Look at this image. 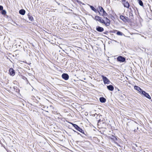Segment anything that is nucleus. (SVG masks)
I'll return each mask as SVG.
<instances>
[{
    "label": "nucleus",
    "instance_id": "36",
    "mask_svg": "<svg viewBox=\"0 0 152 152\" xmlns=\"http://www.w3.org/2000/svg\"><path fill=\"white\" fill-rule=\"evenodd\" d=\"M111 18L113 20V19H115L114 17L112 15H111Z\"/></svg>",
    "mask_w": 152,
    "mask_h": 152
},
{
    "label": "nucleus",
    "instance_id": "34",
    "mask_svg": "<svg viewBox=\"0 0 152 152\" xmlns=\"http://www.w3.org/2000/svg\"><path fill=\"white\" fill-rule=\"evenodd\" d=\"M131 123H133L134 124V126H135V125H137V124L135 123V122H134V121H132ZM137 125H138V124H137Z\"/></svg>",
    "mask_w": 152,
    "mask_h": 152
},
{
    "label": "nucleus",
    "instance_id": "7",
    "mask_svg": "<svg viewBox=\"0 0 152 152\" xmlns=\"http://www.w3.org/2000/svg\"><path fill=\"white\" fill-rule=\"evenodd\" d=\"M93 18L94 20L102 24L104 19H102V17L98 15H96L94 18Z\"/></svg>",
    "mask_w": 152,
    "mask_h": 152
},
{
    "label": "nucleus",
    "instance_id": "33",
    "mask_svg": "<svg viewBox=\"0 0 152 152\" xmlns=\"http://www.w3.org/2000/svg\"><path fill=\"white\" fill-rule=\"evenodd\" d=\"M3 9V7L2 6L0 5V11H1Z\"/></svg>",
    "mask_w": 152,
    "mask_h": 152
},
{
    "label": "nucleus",
    "instance_id": "29",
    "mask_svg": "<svg viewBox=\"0 0 152 152\" xmlns=\"http://www.w3.org/2000/svg\"><path fill=\"white\" fill-rule=\"evenodd\" d=\"M4 16L7 19L10 18V17H9L8 15H6H6H4Z\"/></svg>",
    "mask_w": 152,
    "mask_h": 152
},
{
    "label": "nucleus",
    "instance_id": "20",
    "mask_svg": "<svg viewBox=\"0 0 152 152\" xmlns=\"http://www.w3.org/2000/svg\"><path fill=\"white\" fill-rule=\"evenodd\" d=\"M27 16L30 21H34V20L33 17L29 13L27 14Z\"/></svg>",
    "mask_w": 152,
    "mask_h": 152
},
{
    "label": "nucleus",
    "instance_id": "1",
    "mask_svg": "<svg viewBox=\"0 0 152 152\" xmlns=\"http://www.w3.org/2000/svg\"><path fill=\"white\" fill-rule=\"evenodd\" d=\"M140 94L142 97H144L148 99H151V96L149 95L148 93H147L143 90H142L140 93Z\"/></svg>",
    "mask_w": 152,
    "mask_h": 152
},
{
    "label": "nucleus",
    "instance_id": "6",
    "mask_svg": "<svg viewBox=\"0 0 152 152\" xmlns=\"http://www.w3.org/2000/svg\"><path fill=\"white\" fill-rule=\"evenodd\" d=\"M120 18L124 22H130L129 20L128 19V18L127 17L121 15L120 16Z\"/></svg>",
    "mask_w": 152,
    "mask_h": 152
},
{
    "label": "nucleus",
    "instance_id": "52",
    "mask_svg": "<svg viewBox=\"0 0 152 152\" xmlns=\"http://www.w3.org/2000/svg\"><path fill=\"white\" fill-rule=\"evenodd\" d=\"M150 100H151V102H152V99H151Z\"/></svg>",
    "mask_w": 152,
    "mask_h": 152
},
{
    "label": "nucleus",
    "instance_id": "5",
    "mask_svg": "<svg viewBox=\"0 0 152 152\" xmlns=\"http://www.w3.org/2000/svg\"><path fill=\"white\" fill-rule=\"evenodd\" d=\"M98 7L99 8V11L101 12H102L103 13L102 14V16H103L104 17V16H107L108 17V15L107 14V13H106V11L104 10V9H103L102 7L99 6Z\"/></svg>",
    "mask_w": 152,
    "mask_h": 152
},
{
    "label": "nucleus",
    "instance_id": "21",
    "mask_svg": "<svg viewBox=\"0 0 152 152\" xmlns=\"http://www.w3.org/2000/svg\"><path fill=\"white\" fill-rule=\"evenodd\" d=\"M88 5L89 6L90 8H91V10H92L94 11V12H97V10L96 9H95L94 6H92V5H91L89 4H88Z\"/></svg>",
    "mask_w": 152,
    "mask_h": 152
},
{
    "label": "nucleus",
    "instance_id": "42",
    "mask_svg": "<svg viewBox=\"0 0 152 152\" xmlns=\"http://www.w3.org/2000/svg\"><path fill=\"white\" fill-rule=\"evenodd\" d=\"M101 121V119H99L98 121V123H99Z\"/></svg>",
    "mask_w": 152,
    "mask_h": 152
},
{
    "label": "nucleus",
    "instance_id": "10",
    "mask_svg": "<svg viewBox=\"0 0 152 152\" xmlns=\"http://www.w3.org/2000/svg\"><path fill=\"white\" fill-rule=\"evenodd\" d=\"M129 17L128 19L129 20V22H131L132 21V20H133L134 18L133 11L132 10L129 12Z\"/></svg>",
    "mask_w": 152,
    "mask_h": 152
},
{
    "label": "nucleus",
    "instance_id": "30",
    "mask_svg": "<svg viewBox=\"0 0 152 152\" xmlns=\"http://www.w3.org/2000/svg\"><path fill=\"white\" fill-rule=\"evenodd\" d=\"M108 33H109V31H106L104 32H103V34H105L107 35L108 34Z\"/></svg>",
    "mask_w": 152,
    "mask_h": 152
},
{
    "label": "nucleus",
    "instance_id": "31",
    "mask_svg": "<svg viewBox=\"0 0 152 152\" xmlns=\"http://www.w3.org/2000/svg\"><path fill=\"white\" fill-rule=\"evenodd\" d=\"M111 35L112 38L115 39V36L114 35V34H111Z\"/></svg>",
    "mask_w": 152,
    "mask_h": 152
},
{
    "label": "nucleus",
    "instance_id": "45",
    "mask_svg": "<svg viewBox=\"0 0 152 152\" xmlns=\"http://www.w3.org/2000/svg\"><path fill=\"white\" fill-rule=\"evenodd\" d=\"M73 130V131L75 132H76V133H77V132L76 131H75V130Z\"/></svg>",
    "mask_w": 152,
    "mask_h": 152
},
{
    "label": "nucleus",
    "instance_id": "3",
    "mask_svg": "<svg viewBox=\"0 0 152 152\" xmlns=\"http://www.w3.org/2000/svg\"><path fill=\"white\" fill-rule=\"evenodd\" d=\"M126 58L125 57L119 56L117 58L116 61L120 63L126 62Z\"/></svg>",
    "mask_w": 152,
    "mask_h": 152
},
{
    "label": "nucleus",
    "instance_id": "4",
    "mask_svg": "<svg viewBox=\"0 0 152 152\" xmlns=\"http://www.w3.org/2000/svg\"><path fill=\"white\" fill-rule=\"evenodd\" d=\"M103 80L104 84H109L111 83L110 80L106 76L104 75H102L101 76Z\"/></svg>",
    "mask_w": 152,
    "mask_h": 152
},
{
    "label": "nucleus",
    "instance_id": "44",
    "mask_svg": "<svg viewBox=\"0 0 152 152\" xmlns=\"http://www.w3.org/2000/svg\"><path fill=\"white\" fill-rule=\"evenodd\" d=\"M39 101L37 100H36V101H35V102L37 103H38V102Z\"/></svg>",
    "mask_w": 152,
    "mask_h": 152
},
{
    "label": "nucleus",
    "instance_id": "9",
    "mask_svg": "<svg viewBox=\"0 0 152 152\" xmlns=\"http://www.w3.org/2000/svg\"><path fill=\"white\" fill-rule=\"evenodd\" d=\"M83 132H82V133H81L83 134V136H85V139H91V136L90 134L86 132H85L84 130H83Z\"/></svg>",
    "mask_w": 152,
    "mask_h": 152
},
{
    "label": "nucleus",
    "instance_id": "43",
    "mask_svg": "<svg viewBox=\"0 0 152 152\" xmlns=\"http://www.w3.org/2000/svg\"><path fill=\"white\" fill-rule=\"evenodd\" d=\"M98 12L99 13V15H100V16H102V15H101V14L100 12L99 11H98Z\"/></svg>",
    "mask_w": 152,
    "mask_h": 152
},
{
    "label": "nucleus",
    "instance_id": "38",
    "mask_svg": "<svg viewBox=\"0 0 152 152\" xmlns=\"http://www.w3.org/2000/svg\"><path fill=\"white\" fill-rule=\"evenodd\" d=\"M102 116L100 114H98L97 115V116L96 117V118H98L99 117H100V116Z\"/></svg>",
    "mask_w": 152,
    "mask_h": 152
},
{
    "label": "nucleus",
    "instance_id": "16",
    "mask_svg": "<svg viewBox=\"0 0 152 152\" xmlns=\"http://www.w3.org/2000/svg\"><path fill=\"white\" fill-rule=\"evenodd\" d=\"M134 89L138 91L140 94L143 90L139 86L136 85L134 86Z\"/></svg>",
    "mask_w": 152,
    "mask_h": 152
},
{
    "label": "nucleus",
    "instance_id": "22",
    "mask_svg": "<svg viewBox=\"0 0 152 152\" xmlns=\"http://www.w3.org/2000/svg\"><path fill=\"white\" fill-rule=\"evenodd\" d=\"M116 34L119 36H125V35L121 32L117 30V32L116 33Z\"/></svg>",
    "mask_w": 152,
    "mask_h": 152
},
{
    "label": "nucleus",
    "instance_id": "8",
    "mask_svg": "<svg viewBox=\"0 0 152 152\" xmlns=\"http://www.w3.org/2000/svg\"><path fill=\"white\" fill-rule=\"evenodd\" d=\"M109 138L114 141L115 143L118 144L117 142H115V141H118L119 139V138L117 136H115L113 135H112L110 136H109Z\"/></svg>",
    "mask_w": 152,
    "mask_h": 152
},
{
    "label": "nucleus",
    "instance_id": "50",
    "mask_svg": "<svg viewBox=\"0 0 152 152\" xmlns=\"http://www.w3.org/2000/svg\"><path fill=\"white\" fill-rule=\"evenodd\" d=\"M55 1L56 2L57 4H58V2H56V0H55Z\"/></svg>",
    "mask_w": 152,
    "mask_h": 152
},
{
    "label": "nucleus",
    "instance_id": "19",
    "mask_svg": "<svg viewBox=\"0 0 152 152\" xmlns=\"http://www.w3.org/2000/svg\"><path fill=\"white\" fill-rule=\"evenodd\" d=\"M123 5L124 7H126L127 8H129L130 7V4L127 1L123 4Z\"/></svg>",
    "mask_w": 152,
    "mask_h": 152
},
{
    "label": "nucleus",
    "instance_id": "18",
    "mask_svg": "<svg viewBox=\"0 0 152 152\" xmlns=\"http://www.w3.org/2000/svg\"><path fill=\"white\" fill-rule=\"evenodd\" d=\"M19 13L22 15H24L26 13V11L23 9H22L19 10Z\"/></svg>",
    "mask_w": 152,
    "mask_h": 152
},
{
    "label": "nucleus",
    "instance_id": "35",
    "mask_svg": "<svg viewBox=\"0 0 152 152\" xmlns=\"http://www.w3.org/2000/svg\"><path fill=\"white\" fill-rule=\"evenodd\" d=\"M123 4H124L126 1V0H121Z\"/></svg>",
    "mask_w": 152,
    "mask_h": 152
},
{
    "label": "nucleus",
    "instance_id": "12",
    "mask_svg": "<svg viewBox=\"0 0 152 152\" xmlns=\"http://www.w3.org/2000/svg\"><path fill=\"white\" fill-rule=\"evenodd\" d=\"M61 77L63 79L66 80H67L69 77L68 75L67 74L65 73H63Z\"/></svg>",
    "mask_w": 152,
    "mask_h": 152
},
{
    "label": "nucleus",
    "instance_id": "11",
    "mask_svg": "<svg viewBox=\"0 0 152 152\" xmlns=\"http://www.w3.org/2000/svg\"><path fill=\"white\" fill-rule=\"evenodd\" d=\"M9 74L10 75L13 76L15 75V71L12 68H10L9 70Z\"/></svg>",
    "mask_w": 152,
    "mask_h": 152
},
{
    "label": "nucleus",
    "instance_id": "46",
    "mask_svg": "<svg viewBox=\"0 0 152 152\" xmlns=\"http://www.w3.org/2000/svg\"><path fill=\"white\" fill-rule=\"evenodd\" d=\"M117 90H118V91H120L121 92V91H120V90L119 89H118H118H117Z\"/></svg>",
    "mask_w": 152,
    "mask_h": 152
},
{
    "label": "nucleus",
    "instance_id": "48",
    "mask_svg": "<svg viewBox=\"0 0 152 152\" xmlns=\"http://www.w3.org/2000/svg\"><path fill=\"white\" fill-rule=\"evenodd\" d=\"M17 26H20V25H18L17 23H16L15 24Z\"/></svg>",
    "mask_w": 152,
    "mask_h": 152
},
{
    "label": "nucleus",
    "instance_id": "15",
    "mask_svg": "<svg viewBox=\"0 0 152 152\" xmlns=\"http://www.w3.org/2000/svg\"><path fill=\"white\" fill-rule=\"evenodd\" d=\"M107 88L108 90L110 91H113L114 89L113 86L112 85H110L107 86Z\"/></svg>",
    "mask_w": 152,
    "mask_h": 152
},
{
    "label": "nucleus",
    "instance_id": "25",
    "mask_svg": "<svg viewBox=\"0 0 152 152\" xmlns=\"http://www.w3.org/2000/svg\"><path fill=\"white\" fill-rule=\"evenodd\" d=\"M13 88L15 91L16 92L18 93L20 92V89L18 88H17V87H14Z\"/></svg>",
    "mask_w": 152,
    "mask_h": 152
},
{
    "label": "nucleus",
    "instance_id": "17",
    "mask_svg": "<svg viewBox=\"0 0 152 152\" xmlns=\"http://www.w3.org/2000/svg\"><path fill=\"white\" fill-rule=\"evenodd\" d=\"M99 100L101 103H105L106 101V99L104 97H101L99 98Z\"/></svg>",
    "mask_w": 152,
    "mask_h": 152
},
{
    "label": "nucleus",
    "instance_id": "37",
    "mask_svg": "<svg viewBox=\"0 0 152 152\" xmlns=\"http://www.w3.org/2000/svg\"><path fill=\"white\" fill-rule=\"evenodd\" d=\"M113 33H116L117 32V30H112Z\"/></svg>",
    "mask_w": 152,
    "mask_h": 152
},
{
    "label": "nucleus",
    "instance_id": "28",
    "mask_svg": "<svg viewBox=\"0 0 152 152\" xmlns=\"http://www.w3.org/2000/svg\"><path fill=\"white\" fill-rule=\"evenodd\" d=\"M109 39H110V40H111V41H109V43L110 44V43H113L114 42H113V39H110V38H108Z\"/></svg>",
    "mask_w": 152,
    "mask_h": 152
},
{
    "label": "nucleus",
    "instance_id": "23",
    "mask_svg": "<svg viewBox=\"0 0 152 152\" xmlns=\"http://www.w3.org/2000/svg\"><path fill=\"white\" fill-rule=\"evenodd\" d=\"M137 1L138 4L140 6L143 7H144L143 3L141 0H137Z\"/></svg>",
    "mask_w": 152,
    "mask_h": 152
},
{
    "label": "nucleus",
    "instance_id": "47",
    "mask_svg": "<svg viewBox=\"0 0 152 152\" xmlns=\"http://www.w3.org/2000/svg\"><path fill=\"white\" fill-rule=\"evenodd\" d=\"M129 122L127 123V126H128L129 124Z\"/></svg>",
    "mask_w": 152,
    "mask_h": 152
},
{
    "label": "nucleus",
    "instance_id": "53",
    "mask_svg": "<svg viewBox=\"0 0 152 152\" xmlns=\"http://www.w3.org/2000/svg\"><path fill=\"white\" fill-rule=\"evenodd\" d=\"M19 46L20 47V45H19Z\"/></svg>",
    "mask_w": 152,
    "mask_h": 152
},
{
    "label": "nucleus",
    "instance_id": "13",
    "mask_svg": "<svg viewBox=\"0 0 152 152\" xmlns=\"http://www.w3.org/2000/svg\"><path fill=\"white\" fill-rule=\"evenodd\" d=\"M102 24H104L105 26L107 27L108 26L110 25V21L109 19H108L107 20H106V21L103 20V21Z\"/></svg>",
    "mask_w": 152,
    "mask_h": 152
},
{
    "label": "nucleus",
    "instance_id": "2",
    "mask_svg": "<svg viewBox=\"0 0 152 152\" xmlns=\"http://www.w3.org/2000/svg\"><path fill=\"white\" fill-rule=\"evenodd\" d=\"M70 124H71L72 126L74 127L75 129H76L77 131L79 132L80 133H82L83 132V130L82 129L78 126L77 124H74L72 123H70Z\"/></svg>",
    "mask_w": 152,
    "mask_h": 152
},
{
    "label": "nucleus",
    "instance_id": "51",
    "mask_svg": "<svg viewBox=\"0 0 152 152\" xmlns=\"http://www.w3.org/2000/svg\"><path fill=\"white\" fill-rule=\"evenodd\" d=\"M138 129V127H137V129Z\"/></svg>",
    "mask_w": 152,
    "mask_h": 152
},
{
    "label": "nucleus",
    "instance_id": "26",
    "mask_svg": "<svg viewBox=\"0 0 152 152\" xmlns=\"http://www.w3.org/2000/svg\"><path fill=\"white\" fill-rule=\"evenodd\" d=\"M75 1H76L79 4H82V5H85V4L81 2L80 1H79V0H74Z\"/></svg>",
    "mask_w": 152,
    "mask_h": 152
},
{
    "label": "nucleus",
    "instance_id": "14",
    "mask_svg": "<svg viewBox=\"0 0 152 152\" xmlns=\"http://www.w3.org/2000/svg\"><path fill=\"white\" fill-rule=\"evenodd\" d=\"M96 30L100 32H101L104 31V28L99 26H97L96 27Z\"/></svg>",
    "mask_w": 152,
    "mask_h": 152
},
{
    "label": "nucleus",
    "instance_id": "39",
    "mask_svg": "<svg viewBox=\"0 0 152 152\" xmlns=\"http://www.w3.org/2000/svg\"><path fill=\"white\" fill-rule=\"evenodd\" d=\"M104 16V19H105L106 20V21L108 19L107 17H105Z\"/></svg>",
    "mask_w": 152,
    "mask_h": 152
},
{
    "label": "nucleus",
    "instance_id": "32",
    "mask_svg": "<svg viewBox=\"0 0 152 152\" xmlns=\"http://www.w3.org/2000/svg\"><path fill=\"white\" fill-rule=\"evenodd\" d=\"M22 78L24 80H26L27 81L28 80L27 78L26 77L24 76H22Z\"/></svg>",
    "mask_w": 152,
    "mask_h": 152
},
{
    "label": "nucleus",
    "instance_id": "54",
    "mask_svg": "<svg viewBox=\"0 0 152 152\" xmlns=\"http://www.w3.org/2000/svg\"><path fill=\"white\" fill-rule=\"evenodd\" d=\"M135 129L134 130V131H135Z\"/></svg>",
    "mask_w": 152,
    "mask_h": 152
},
{
    "label": "nucleus",
    "instance_id": "49",
    "mask_svg": "<svg viewBox=\"0 0 152 152\" xmlns=\"http://www.w3.org/2000/svg\"><path fill=\"white\" fill-rule=\"evenodd\" d=\"M12 22H13V23H14V24H16V22H15V21H12Z\"/></svg>",
    "mask_w": 152,
    "mask_h": 152
},
{
    "label": "nucleus",
    "instance_id": "41",
    "mask_svg": "<svg viewBox=\"0 0 152 152\" xmlns=\"http://www.w3.org/2000/svg\"><path fill=\"white\" fill-rule=\"evenodd\" d=\"M109 32L110 33V34H111L112 33H113V31H109Z\"/></svg>",
    "mask_w": 152,
    "mask_h": 152
},
{
    "label": "nucleus",
    "instance_id": "27",
    "mask_svg": "<svg viewBox=\"0 0 152 152\" xmlns=\"http://www.w3.org/2000/svg\"><path fill=\"white\" fill-rule=\"evenodd\" d=\"M77 134H78L80 135L81 137H82L83 138H85V136H83V135L81 134L80 133H79V132H77L76 133Z\"/></svg>",
    "mask_w": 152,
    "mask_h": 152
},
{
    "label": "nucleus",
    "instance_id": "24",
    "mask_svg": "<svg viewBox=\"0 0 152 152\" xmlns=\"http://www.w3.org/2000/svg\"><path fill=\"white\" fill-rule=\"evenodd\" d=\"M1 14L3 15V16H4V15H6V14L7 13V12L6 11V10H3H3H1Z\"/></svg>",
    "mask_w": 152,
    "mask_h": 152
},
{
    "label": "nucleus",
    "instance_id": "40",
    "mask_svg": "<svg viewBox=\"0 0 152 152\" xmlns=\"http://www.w3.org/2000/svg\"><path fill=\"white\" fill-rule=\"evenodd\" d=\"M113 42H117V43H119V42H117V41L116 40H114V39H113Z\"/></svg>",
    "mask_w": 152,
    "mask_h": 152
}]
</instances>
